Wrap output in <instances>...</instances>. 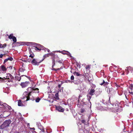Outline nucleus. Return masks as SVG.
Returning a JSON list of instances; mask_svg holds the SVG:
<instances>
[{
	"label": "nucleus",
	"mask_w": 133,
	"mask_h": 133,
	"mask_svg": "<svg viewBox=\"0 0 133 133\" xmlns=\"http://www.w3.org/2000/svg\"><path fill=\"white\" fill-rule=\"evenodd\" d=\"M102 81H103L102 83H100V84L101 85H103L104 84L105 82L104 81V80H102Z\"/></svg>",
	"instance_id": "25"
},
{
	"label": "nucleus",
	"mask_w": 133,
	"mask_h": 133,
	"mask_svg": "<svg viewBox=\"0 0 133 133\" xmlns=\"http://www.w3.org/2000/svg\"><path fill=\"white\" fill-rule=\"evenodd\" d=\"M129 93L131 94H133V92H129Z\"/></svg>",
	"instance_id": "48"
},
{
	"label": "nucleus",
	"mask_w": 133,
	"mask_h": 133,
	"mask_svg": "<svg viewBox=\"0 0 133 133\" xmlns=\"http://www.w3.org/2000/svg\"><path fill=\"white\" fill-rule=\"evenodd\" d=\"M127 68L128 70H129L131 71L132 72H133V68H132L130 66H129L127 67Z\"/></svg>",
	"instance_id": "16"
},
{
	"label": "nucleus",
	"mask_w": 133,
	"mask_h": 133,
	"mask_svg": "<svg viewBox=\"0 0 133 133\" xmlns=\"http://www.w3.org/2000/svg\"><path fill=\"white\" fill-rule=\"evenodd\" d=\"M109 84L107 82H105L104 84V86L105 87L106 86V85H108V84Z\"/></svg>",
	"instance_id": "29"
},
{
	"label": "nucleus",
	"mask_w": 133,
	"mask_h": 133,
	"mask_svg": "<svg viewBox=\"0 0 133 133\" xmlns=\"http://www.w3.org/2000/svg\"><path fill=\"white\" fill-rule=\"evenodd\" d=\"M49 55L48 54H45L44 55L43 57L44 58H45L46 57H48L49 56Z\"/></svg>",
	"instance_id": "21"
},
{
	"label": "nucleus",
	"mask_w": 133,
	"mask_h": 133,
	"mask_svg": "<svg viewBox=\"0 0 133 133\" xmlns=\"http://www.w3.org/2000/svg\"><path fill=\"white\" fill-rule=\"evenodd\" d=\"M81 131H83V130H81Z\"/></svg>",
	"instance_id": "61"
},
{
	"label": "nucleus",
	"mask_w": 133,
	"mask_h": 133,
	"mask_svg": "<svg viewBox=\"0 0 133 133\" xmlns=\"http://www.w3.org/2000/svg\"><path fill=\"white\" fill-rule=\"evenodd\" d=\"M7 59L8 60H10V61H12L13 59V58L12 57H10L9 58H7Z\"/></svg>",
	"instance_id": "24"
},
{
	"label": "nucleus",
	"mask_w": 133,
	"mask_h": 133,
	"mask_svg": "<svg viewBox=\"0 0 133 133\" xmlns=\"http://www.w3.org/2000/svg\"><path fill=\"white\" fill-rule=\"evenodd\" d=\"M81 122L82 123L85 124V121L84 120V119L82 120L81 121Z\"/></svg>",
	"instance_id": "33"
},
{
	"label": "nucleus",
	"mask_w": 133,
	"mask_h": 133,
	"mask_svg": "<svg viewBox=\"0 0 133 133\" xmlns=\"http://www.w3.org/2000/svg\"><path fill=\"white\" fill-rule=\"evenodd\" d=\"M39 124H40V123H37V125H38H38H39Z\"/></svg>",
	"instance_id": "55"
},
{
	"label": "nucleus",
	"mask_w": 133,
	"mask_h": 133,
	"mask_svg": "<svg viewBox=\"0 0 133 133\" xmlns=\"http://www.w3.org/2000/svg\"><path fill=\"white\" fill-rule=\"evenodd\" d=\"M24 76H25V77H27V78H29L30 77H28L27 76H25V75H24Z\"/></svg>",
	"instance_id": "46"
},
{
	"label": "nucleus",
	"mask_w": 133,
	"mask_h": 133,
	"mask_svg": "<svg viewBox=\"0 0 133 133\" xmlns=\"http://www.w3.org/2000/svg\"><path fill=\"white\" fill-rule=\"evenodd\" d=\"M40 100V99L38 97L35 99L36 102H39Z\"/></svg>",
	"instance_id": "20"
},
{
	"label": "nucleus",
	"mask_w": 133,
	"mask_h": 133,
	"mask_svg": "<svg viewBox=\"0 0 133 133\" xmlns=\"http://www.w3.org/2000/svg\"><path fill=\"white\" fill-rule=\"evenodd\" d=\"M63 87H62V89H59V91H58L57 92H58V93H59V92H63Z\"/></svg>",
	"instance_id": "23"
},
{
	"label": "nucleus",
	"mask_w": 133,
	"mask_h": 133,
	"mask_svg": "<svg viewBox=\"0 0 133 133\" xmlns=\"http://www.w3.org/2000/svg\"><path fill=\"white\" fill-rule=\"evenodd\" d=\"M83 132H84V133H89V131L88 130H87L86 129L84 130L83 131Z\"/></svg>",
	"instance_id": "22"
},
{
	"label": "nucleus",
	"mask_w": 133,
	"mask_h": 133,
	"mask_svg": "<svg viewBox=\"0 0 133 133\" xmlns=\"http://www.w3.org/2000/svg\"><path fill=\"white\" fill-rule=\"evenodd\" d=\"M59 52H60V51ZM61 52L63 54H66L68 56H69L70 57H72L70 54L67 51L64 50L61 51Z\"/></svg>",
	"instance_id": "7"
},
{
	"label": "nucleus",
	"mask_w": 133,
	"mask_h": 133,
	"mask_svg": "<svg viewBox=\"0 0 133 133\" xmlns=\"http://www.w3.org/2000/svg\"><path fill=\"white\" fill-rule=\"evenodd\" d=\"M44 59V58H43L42 60L39 62H37L36 59H34L32 61H31V63L33 65H38L39 64L42 62Z\"/></svg>",
	"instance_id": "4"
},
{
	"label": "nucleus",
	"mask_w": 133,
	"mask_h": 133,
	"mask_svg": "<svg viewBox=\"0 0 133 133\" xmlns=\"http://www.w3.org/2000/svg\"><path fill=\"white\" fill-rule=\"evenodd\" d=\"M14 36H13V34H11L9 36V38L10 39H12Z\"/></svg>",
	"instance_id": "18"
},
{
	"label": "nucleus",
	"mask_w": 133,
	"mask_h": 133,
	"mask_svg": "<svg viewBox=\"0 0 133 133\" xmlns=\"http://www.w3.org/2000/svg\"><path fill=\"white\" fill-rule=\"evenodd\" d=\"M1 70L3 71H6V69L4 66L2 65L0 67V71Z\"/></svg>",
	"instance_id": "10"
},
{
	"label": "nucleus",
	"mask_w": 133,
	"mask_h": 133,
	"mask_svg": "<svg viewBox=\"0 0 133 133\" xmlns=\"http://www.w3.org/2000/svg\"><path fill=\"white\" fill-rule=\"evenodd\" d=\"M4 48V46L2 44H0V48Z\"/></svg>",
	"instance_id": "36"
},
{
	"label": "nucleus",
	"mask_w": 133,
	"mask_h": 133,
	"mask_svg": "<svg viewBox=\"0 0 133 133\" xmlns=\"http://www.w3.org/2000/svg\"><path fill=\"white\" fill-rule=\"evenodd\" d=\"M58 62L59 63H62V62L61 61H58Z\"/></svg>",
	"instance_id": "44"
},
{
	"label": "nucleus",
	"mask_w": 133,
	"mask_h": 133,
	"mask_svg": "<svg viewBox=\"0 0 133 133\" xmlns=\"http://www.w3.org/2000/svg\"><path fill=\"white\" fill-rule=\"evenodd\" d=\"M133 88V84H131L130 85V88L131 90H132Z\"/></svg>",
	"instance_id": "27"
},
{
	"label": "nucleus",
	"mask_w": 133,
	"mask_h": 133,
	"mask_svg": "<svg viewBox=\"0 0 133 133\" xmlns=\"http://www.w3.org/2000/svg\"><path fill=\"white\" fill-rule=\"evenodd\" d=\"M8 59L7 58H6L5 59L4 61V63H5V62H7L8 61Z\"/></svg>",
	"instance_id": "34"
},
{
	"label": "nucleus",
	"mask_w": 133,
	"mask_h": 133,
	"mask_svg": "<svg viewBox=\"0 0 133 133\" xmlns=\"http://www.w3.org/2000/svg\"><path fill=\"white\" fill-rule=\"evenodd\" d=\"M12 39L13 41L14 42H16V41H17L16 38L14 36V37H13V38H12Z\"/></svg>",
	"instance_id": "19"
},
{
	"label": "nucleus",
	"mask_w": 133,
	"mask_h": 133,
	"mask_svg": "<svg viewBox=\"0 0 133 133\" xmlns=\"http://www.w3.org/2000/svg\"><path fill=\"white\" fill-rule=\"evenodd\" d=\"M24 76V75H22V76H21L20 77H19L18 78V80L19 81H20L21 80V77H22V76Z\"/></svg>",
	"instance_id": "31"
},
{
	"label": "nucleus",
	"mask_w": 133,
	"mask_h": 133,
	"mask_svg": "<svg viewBox=\"0 0 133 133\" xmlns=\"http://www.w3.org/2000/svg\"><path fill=\"white\" fill-rule=\"evenodd\" d=\"M11 121L10 119L6 120L0 126L1 129H3L4 128L9 126V124L11 122Z\"/></svg>",
	"instance_id": "2"
},
{
	"label": "nucleus",
	"mask_w": 133,
	"mask_h": 133,
	"mask_svg": "<svg viewBox=\"0 0 133 133\" xmlns=\"http://www.w3.org/2000/svg\"><path fill=\"white\" fill-rule=\"evenodd\" d=\"M92 95H90L88 93L87 95V99H88L89 101V102L90 100V99L91 98V96Z\"/></svg>",
	"instance_id": "12"
},
{
	"label": "nucleus",
	"mask_w": 133,
	"mask_h": 133,
	"mask_svg": "<svg viewBox=\"0 0 133 133\" xmlns=\"http://www.w3.org/2000/svg\"><path fill=\"white\" fill-rule=\"evenodd\" d=\"M132 104H133V98H132Z\"/></svg>",
	"instance_id": "53"
},
{
	"label": "nucleus",
	"mask_w": 133,
	"mask_h": 133,
	"mask_svg": "<svg viewBox=\"0 0 133 133\" xmlns=\"http://www.w3.org/2000/svg\"><path fill=\"white\" fill-rule=\"evenodd\" d=\"M31 129H33V130H35V129L34 128H30Z\"/></svg>",
	"instance_id": "47"
},
{
	"label": "nucleus",
	"mask_w": 133,
	"mask_h": 133,
	"mask_svg": "<svg viewBox=\"0 0 133 133\" xmlns=\"http://www.w3.org/2000/svg\"><path fill=\"white\" fill-rule=\"evenodd\" d=\"M27 92H25L24 94H25H25H26L27 93Z\"/></svg>",
	"instance_id": "54"
},
{
	"label": "nucleus",
	"mask_w": 133,
	"mask_h": 133,
	"mask_svg": "<svg viewBox=\"0 0 133 133\" xmlns=\"http://www.w3.org/2000/svg\"><path fill=\"white\" fill-rule=\"evenodd\" d=\"M9 68L11 70L12 69V66H10L9 67Z\"/></svg>",
	"instance_id": "45"
},
{
	"label": "nucleus",
	"mask_w": 133,
	"mask_h": 133,
	"mask_svg": "<svg viewBox=\"0 0 133 133\" xmlns=\"http://www.w3.org/2000/svg\"><path fill=\"white\" fill-rule=\"evenodd\" d=\"M117 86H118V85H117V84H116V86L117 87Z\"/></svg>",
	"instance_id": "59"
},
{
	"label": "nucleus",
	"mask_w": 133,
	"mask_h": 133,
	"mask_svg": "<svg viewBox=\"0 0 133 133\" xmlns=\"http://www.w3.org/2000/svg\"><path fill=\"white\" fill-rule=\"evenodd\" d=\"M32 45H36V46L38 45V44H37L35 43H32Z\"/></svg>",
	"instance_id": "37"
},
{
	"label": "nucleus",
	"mask_w": 133,
	"mask_h": 133,
	"mask_svg": "<svg viewBox=\"0 0 133 133\" xmlns=\"http://www.w3.org/2000/svg\"><path fill=\"white\" fill-rule=\"evenodd\" d=\"M125 97H126V98H127V97L126 96V95H125Z\"/></svg>",
	"instance_id": "58"
},
{
	"label": "nucleus",
	"mask_w": 133,
	"mask_h": 133,
	"mask_svg": "<svg viewBox=\"0 0 133 133\" xmlns=\"http://www.w3.org/2000/svg\"><path fill=\"white\" fill-rule=\"evenodd\" d=\"M29 59H28V62H30L29 61Z\"/></svg>",
	"instance_id": "56"
},
{
	"label": "nucleus",
	"mask_w": 133,
	"mask_h": 133,
	"mask_svg": "<svg viewBox=\"0 0 133 133\" xmlns=\"http://www.w3.org/2000/svg\"><path fill=\"white\" fill-rule=\"evenodd\" d=\"M74 79V77L72 75L71 76V79L72 80H73Z\"/></svg>",
	"instance_id": "35"
},
{
	"label": "nucleus",
	"mask_w": 133,
	"mask_h": 133,
	"mask_svg": "<svg viewBox=\"0 0 133 133\" xmlns=\"http://www.w3.org/2000/svg\"><path fill=\"white\" fill-rule=\"evenodd\" d=\"M8 108L9 110H10L11 109V107L10 106H9L8 105Z\"/></svg>",
	"instance_id": "38"
},
{
	"label": "nucleus",
	"mask_w": 133,
	"mask_h": 133,
	"mask_svg": "<svg viewBox=\"0 0 133 133\" xmlns=\"http://www.w3.org/2000/svg\"><path fill=\"white\" fill-rule=\"evenodd\" d=\"M4 46V48H5L6 46V44L5 43L3 45Z\"/></svg>",
	"instance_id": "41"
},
{
	"label": "nucleus",
	"mask_w": 133,
	"mask_h": 133,
	"mask_svg": "<svg viewBox=\"0 0 133 133\" xmlns=\"http://www.w3.org/2000/svg\"><path fill=\"white\" fill-rule=\"evenodd\" d=\"M14 133H19V132H15Z\"/></svg>",
	"instance_id": "51"
},
{
	"label": "nucleus",
	"mask_w": 133,
	"mask_h": 133,
	"mask_svg": "<svg viewBox=\"0 0 133 133\" xmlns=\"http://www.w3.org/2000/svg\"><path fill=\"white\" fill-rule=\"evenodd\" d=\"M39 89L38 88H35V87L33 88H28L27 89V90L28 91H29V90L30 91V92L29 93L28 95L22 98H23L24 99V100L25 101H27L29 100L30 99L29 96L31 95V94L33 93L34 92L36 93H38L39 91H38Z\"/></svg>",
	"instance_id": "1"
},
{
	"label": "nucleus",
	"mask_w": 133,
	"mask_h": 133,
	"mask_svg": "<svg viewBox=\"0 0 133 133\" xmlns=\"http://www.w3.org/2000/svg\"><path fill=\"white\" fill-rule=\"evenodd\" d=\"M74 74L75 75H76L77 76H82L81 75H80V74L78 73V72H75L74 73Z\"/></svg>",
	"instance_id": "15"
},
{
	"label": "nucleus",
	"mask_w": 133,
	"mask_h": 133,
	"mask_svg": "<svg viewBox=\"0 0 133 133\" xmlns=\"http://www.w3.org/2000/svg\"><path fill=\"white\" fill-rule=\"evenodd\" d=\"M49 55L53 56L54 55V54L52 52L48 54Z\"/></svg>",
	"instance_id": "28"
},
{
	"label": "nucleus",
	"mask_w": 133,
	"mask_h": 133,
	"mask_svg": "<svg viewBox=\"0 0 133 133\" xmlns=\"http://www.w3.org/2000/svg\"><path fill=\"white\" fill-rule=\"evenodd\" d=\"M3 56V55L2 54H1L0 55V58H2Z\"/></svg>",
	"instance_id": "42"
},
{
	"label": "nucleus",
	"mask_w": 133,
	"mask_h": 133,
	"mask_svg": "<svg viewBox=\"0 0 133 133\" xmlns=\"http://www.w3.org/2000/svg\"><path fill=\"white\" fill-rule=\"evenodd\" d=\"M118 94H119V95H122V93H121L120 94H119V91L118 92Z\"/></svg>",
	"instance_id": "49"
},
{
	"label": "nucleus",
	"mask_w": 133,
	"mask_h": 133,
	"mask_svg": "<svg viewBox=\"0 0 133 133\" xmlns=\"http://www.w3.org/2000/svg\"><path fill=\"white\" fill-rule=\"evenodd\" d=\"M69 82H71V83H72V82H73V83H74L75 84H78V83L77 82H75L74 81H69Z\"/></svg>",
	"instance_id": "32"
},
{
	"label": "nucleus",
	"mask_w": 133,
	"mask_h": 133,
	"mask_svg": "<svg viewBox=\"0 0 133 133\" xmlns=\"http://www.w3.org/2000/svg\"><path fill=\"white\" fill-rule=\"evenodd\" d=\"M58 92H57L55 94V96L54 97V98L56 99H59Z\"/></svg>",
	"instance_id": "11"
},
{
	"label": "nucleus",
	"mask_w": 133,
	"mask_h": 133,
	"mask_svg": "<svg viewBox=\"0 0 133 133\" xmlns=\"http://www.w3.org/2000/svg\"><path fill=\"white\" fill-rule=\"evenodd\" d=\"M90 68V66L89 65H87L85 67L86 69H89Z\"/></svg>",
	"instance_id": "30"
},
{
	"label": "nucleus",
	"mask_w": 133,
	"mask_h": 133,
	"mask_svg": "<svg viewBox=\"0 0 133 133\" xmlns=\"http://www.w3.org/2000/svg\"><path fill=\"white\" fill-rule=\"evenodd\" d=\"M34 56V54H31L29 56V57H31L32 58H33Z\"/></svg>",
	"instance_id": "26"
},
{
	"label": "nucleus",
	"mask_w": 133,
	"mask_h": 133,
	"mask_svg": "<svg viewBox=\"0 0 133 133\" xmlns=\"http://www.w3.org/2000/svg\"><path fill=\"white\" fill-rule=\"evenodd\" d=\"M52 70H55V71H56L57 70H59V69L58 68V69H57V70H56L55 68H52Z\"/></svg>",
	"instance_id": "39"
},
{
	"label": "nucleus",
	"mask_w": 133,
	"mask_h": 133,
	"mask_svg": "<svg viewBox=\"0 0 133 133\" xmlns=\"http://www.w3.org/2000/svg\"><path fill=\"white\" fill-rule=\"evenodd\" d=\"M55 60H54V58L52 60V68H53V67L55 65Z\"/></svg>",
	"instance_id": "17"
},
{
	"label": "nucleus",
	"mask_w": 133,
	"mask_h": 133,
	"mask_svg": "<svg viewBox=\"0 0 133 133\" xmlns=\"http://www.w3.org/2000/svg\"><path fill=\"white\" fill-rule=\"evenodd\" d=\"M56 110L59 112H63L64 111V109L61 106L56 107Z\"/></svg>",
	"instance_id": "8"
},
{
	"label": "nucleus",
	"mask_w": 133,
	"mask_h": 133,
	"mask_svg": "<svg viewBox=\"0 0 133 133\" xmlns=\"http://www.w3.org/2000/svg\"><path fill=\"white\" fill-rule=\"evenodd\" d=\"M2 81V78L0 77V81Z\"/></svg>",
	"instance_id": "50"
},
{
	"label": "nucleus",
	"mask_w": 133,
	"mask_h": 133,
	"mask_svg": "<svg viewBox=\"0 0 133 133\" xmlns=\"http://www.w3.org/2000/svg\"><path fill=\"white\" fill-rule=\"evenodd\" d=\"M0 105L1 106H2L3 105V104L2 102H0Z\"/></svg>",
	"instance_id": "43"
},
{
	"label": "nucleus",
	"mask_w": 133,
	"mask_h": 133,
	"mask_svg": "<svg viewBox=\"0 0 133 133\" xmlns=\"http://www.w3.org/2000/svg\"><path fill=\"white\" fill-rule=\"evenodd\" d=\"M34 47L36 48L37 50H41V49H44V48L43 46L41 45L40 44H38L36 46H35Z\"/></svg>",
	"instance_id": "6"
},
{
	"label": "nucleus",
	"mask_w": 133,
	"mask_h": 133,
	"mask_svg": "<svg viewBox=\"0 0 133 133\" xmlns=\"http://www.w3.org/2000/svg\"><path fill=\"white\" fill-rule=\"evenodd\" d=\"M84 110H83V109H81V112L82 113H83L84 112Z\"/></svg>",
	"instance_id": "40"
},
{
	"label": "nucleus",
	"mask_w": 133,
	"mask_h": 133,
	"mask_svg": "<svg viewBox=\"0 0 133 133\" xmlns=\"http://www.w3.org/2000/svg\"><path fill=\"white\" fill-rule=\"evenodd\" d=\"M29 83V82L26 81L25 82H22L20 85L22 88H25L28 86V84Z\"/></svg>",
	"instance_id": "5"
},
{
	"label": "nucleus",
	"mask_w": 133,
	"mask_h": 133,
	"mask_svg": "<svg viewBox=\"0 0 133 133\" xmlns=\"http://www.w3.org/2000/svg\"><path fill=\"white\" fill-rule=\"evenodd\" d=\"M63 82H62L59 81L58 83V87L59 88L61 87V85L63 84Z\"/></svg>",
	"instance_id": "14"
},
{
	"label": "nucleus",
	"mask_w": 133,
	"mask_h": 133,
	"mask_svg": "<svg viewBox=\"0 0 133 133\" xmlns=\"http://www.w3.org/2000/svg\"><path fill=\"white\" fill-rule=\"evenodd\" d=\"M47 51H48V52H49L50 51L48 49H47Z\"/></svg>",
	"instance_id": "52"
},
{
	"label": "nucleus",
	"mask_w": 133,
	"mask_h": 133,
	"mask_svg": "<svg viewBox=\"0 0 133 133\" xmlns=\"http://www.w3.org/2000/svg\"><path fill=\"white\" fill-rule=\"evenodd\" d=\"M109 92H110V90L109 88Z\"/></svg>",
	"instance_id": "57"
},
{
	"label": "nucleus",
	"mask_w": 133,
	"mask_h": 133,
	"mask_svg": "<svg viewBox=\"0 0 133 133\" xmlns=\"http://www.w3.org/2000/svg\"><path fill=\"white\" fill-rule=\"evenodd\" d=\"M14 77L10 74H7V76H6V78L4 77L2 78V80H3L4 79H8V82H13L12 79H14Z\"/></svg>",
	"instance_id": "3"
},
{
	"label": "nucleus",
	"mask_w": 133,
	"mask_h": 133,
	"mask_svg": "<svg viewBox=\"0 0 133 133\" xmlns=\"http://www.w3.org/2000/svg\"><path fill=\"white\" fill-rule=\"evenodd\" d=\"M95 90L94 89H91L88 93L91 95H93L95 94Z\"/></svg>",
	"instance_id": "9"
},
{
	"label": "nucleus",
	"mask_w": 133,
	"mask_h": 133,
	"mask_svg": "<svg viewBox=\"0 0 133 133\" xmlns=\"http://www.w3.org/2000/svg\"><path fill=\"white\" fill-rule=\"evenodd\" d=\"M18 105L19 106H23V105L21 100H19L18 102Z\"/></svg>",
	"instance_id": "13"
},
{
	"label": "nucleus",
	"mask_w": 133,
	"mask_h": 133,
	"mask_svg": "<svg viewBox=\"0 0 133 133\" xmlns=\"http://www.w3.org/2000/svg\"><path fill=\"white\" fill-rule=\"evenodd\" d=\"M23 71H24V70H22V71H23Z\"/></svg>",
	"instance_id": "60"
}]
</instances>
